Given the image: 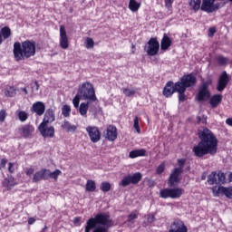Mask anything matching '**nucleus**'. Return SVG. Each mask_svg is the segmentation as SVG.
Here are the masks:
<instances>
[{"mask_svg": "<svg viewBox=\"0 0 232 232\" xmlns=\"http://www.w3.org/2000/svg\"><path fill=\"white\" fill-rule=\"evenodd\" d=\"M232 2V0H230Z\"/></svg>", "mask_w": 232, "mask_h": 232, "instance_id": "obj_63", "label": "nucleus"}, {"mask_svg": "<svg viewBox=\"0 0 232 232\" xmlns=\"http://www.w3.org/2000/svg\"><path fill=\"white\" fill-rule=\"evenodd\" d=\"M140 121L139 116H136L134 119L133 128L136 130L137 133H140V127L139 126Z\"/></svg>", "mask_w": 232, "mask_h": 232, "instance_id": "obj_42", "label": "nucleus"}, {"mask_svg": "<svg viewBox=\"0 0 232 232\" xmlns=\"http://www.w3.org/2000/svg\"><path fill=\"white\" fill-rule=\"evenodd\" d=\"M55 121V111L50 108L45 111L42 124H52Z\"/></svg>", "mask_w": 232, "mask_h": 232, "instance_id": "obj_21", "label": "nucleus"}, {"mask_svg": "<svg viewBox=\"0 0 232 232\" xmlns=\"http://www.w3.org/2000/svg\"><path fill=\"white\" fill-rule=\"evenodd\" d=\"M226 124H227V126H232V118H227L226 120Z\"/></svg>", "mask_w": 232, "mask_h": 232, "instance_id": "obj_57", "label": "nucleus"}, {"mask_svg": "<svg viewBox=\"0 0 232 232\" xmlns=\"http://www.w3.org/2000/svg\"><path fill=\"white\" fill-rule=\"evenodd\" d=\"M22 92H24L25 95H28V90H26V88H22Z\"/></svg>", "mask_w": 232, "mask_h": 232, "instance_id": "obj_58", "label": "nucleus"}, {"mask_svg": "<svg viewBox=\"0 0 232 232\" xmlns=\"http://www.w3.org/2000/svg\"><path fill=\"white\" fill-rule=\"evenodd\" d=\"M95 45V42H93V39L88 37L85 41V46L88 50H90L91 48H93V46Z\"/></svg>", "mask_w": 232, "mask_h": 232, "instance_id": "obj_41", "label": "nucleus"}, {"mask_svg": "<svg viewBox=\"0 0 232 232\" xmlns=\"http://www.w3.org/2000/svg\"><path fill=\"white\" fill-rule=\"evenodd\" d=\"M0 44H3V36L1 34H0Z\"/></svg>", "mask_w": 232, "mask_h": 232, "instance_id": "obj_59", "label": "nucleus"}, {"mask_svg": "<svg viewBox=\"0 0 232 232\" xmlns=\"http://www.w3.org/2000/svg\"><path fill=\"white\" fill-rule=\"evenodd\" d=\"M227 84H229V75H227V72H223L219 76V79L218 82V85H217L218 92H224Z\"/></svg>", "mask_w": 232, "mask_h": 232, "instance_id": "obj_16", "label": "nucleus"}, {"mask_svg": "<svg viewBox=\"0 0 232 232\" xmlns=\"http://www.w3.org/2000/svg\"><path fill=\"white\" fill-rule=\"evenodd\" d=\"M60 46L63 50H66L70 46L68 43V34H66V28L64 25L60 26Z\"/></svg>", "mask_w": 232, "mask_h": 232, "instance_id": "obj_18", "label": "nucleus"}, {"mask_svg": "<svg viewBox=\"0 0 232 232\" xmlns=\"http://www.w3.org/2000/svg\"><path fill=\"white\" fill-rule=\"evenodd\" d=\"M4 93L6 97H15L17 95V89L14 86H9L5 89Z\"/></svg>", "mask_w": 232, "mask_h": 232, "instance_id": "obj_32", "label": "nucleus"}, {"mask_svg": "<svg viewBox=\"0 0 232 232\" xmlns=\"http://www.w3.org/2000/svg\"><path fill=\"white\" fill-rule=\"evenodd\" d=\"M40 180H48V169H43L34 173L33 182H40Z\"/></svg>", "mask_w": 232, "mask_h": 232, "instance_id": "obj_24", "label": "nucleus"}, {"mask_svg": "<svg viewBox=\"0 0 232 232\" xmlns=\"http://www.w3.org/2000/svg\"><path fill=\"white\" fill-rule=\"evenodd\" d=\"M5 119H6V111H0V122H5Z\"/></svg>", "mask_w": 232, "mask_h": 232, "instance_id": "obj_49", "label": "nucleus"}, {"mask_svg": "<svg viewBox=\"0 0 232 232\" xmlns=\"http://www.w3.org/2000/svg\"><path fill=\"white\" fill-rule=\"evenodd\" d=\"M78 94L82 101H88L91 102H95L97 101L95 89L93 88V84L90 82H85L79 86Z\"/></svg>", "mask_w": 232, "mask_h": 232, "instance_id": "obj_4", "label": "nucleus"}, {"mask_svg": "<svg viewBox=\"0 0 232 232\" xmlns=\"http://www.w3.org/2000/svg\"><path fill=\"white\" fill-rule=\"evenodd\" d=\"M17 182H15V179L12 176L6 178L3 181L4 188H7L8 189H12L14 186H15Z\"/></svg>", "mask_w": 232, "mask_h": 232, "instance_id": "obj_28", "label": "nucleus"}, {"mask_svg": "<svg viewBox=\"0 0 232 232\" xmlns=\"http://www.w3.org/2000/svg\"><path fill=\"white\" fill-rule=\"evenodd\" d=\"M31 110L36 113V115L41 117L42 115H44V111H46V106L43 102H36L32 105Z\"/></svg>", "mask_w": 232, "mask_h": 232, "instance_id": "obj_20", "label": "nucleus"}, {"mask_svg": "<svg viewBox=\"0 0 232 232\" xmlns=\"http://www.w3.org/2000/svg\"><path fill=\"white\" fill-rule=\"evenodd\" d=\"M220 8V4L215 3V0H203L201 10L202 12H207V14H213Z\"/></svg>", "mask_w": 232, "mask_h": 232, "instance_id": "obj_11", "label": "nucleus"}, {"mask_svg": "<svg viewBox=\"0 0 232 232\" xmlns=\"http://www.w3.org/2000/svg\"><path fill=\"white\" fill-rule=\"evenodd\" d=\"M184 189L180 188H167L160 190V198H180Z\"/></svg>", "mask_w": 232, "mask_h": 232, "instance_id": "obj_6", "label": "nucleus"}, {"mask_svg": "<svg viewBox=\"0 0 232 232\" xmlns=\"http://www.w3.org/2000/svg\"><path fill=\"white\" fill-rule=\"evenodd\" d=\"M208 184L210 186H213V184H224L226 182V174L223 172H212L208 177Z\"/></svg>", "mask_w": 232, "mask_h": 232, "instance_id": "obj_12", "label": "nucleus"}, {"mask_svg": "<svg viewBox=\"0 0 232 232\" xmlns=\"http://www.w3.org/2000/svg\"><path fill=\"white\" fill-rule=\"evenodd\" d=\"M17 117L20 122H26V121H28V112L24 111H18Z\"/></svg>", "mask_w": 232, "mask_h": 232, "instance_id": "obj_34", "label": "nucleus"}, {"mask_svg": "<svg viewBox=\"0 0 232 232\" xmlns=\"http://www.w3.org/2000/svg\"><path fill=\"white\" fill-rule=\"evenodd\" d=\"M34 131H35V128L33 125L25 124L22 125L18 128V133L20 137L24 139H30L32 135H34Z\"/></svg>", "mask_w": 232, "mask_h": 232, "instance_id": "obj_14", "label": "nucleus"}, {"mask_svg": "<svg viewBox=\"0 0 232 232\" xmlns=\"http://www.w3.org/2000/svg\"><path fill=\"white\" fill-rule=\"evenodd\" d=\"M6 164H8V160L6 159H2L1 160V163H0V168H5L6 166Z\"/></svg>", "mask_w": 232, "mask_h": 232, "instance_id": "obj_54", "label": "nucleus"}, {"mask_svg": "<svg viewBox=\"0 0 232 232\" xmlns=\"http://www.w3.org/2000/svg\"><path fill=\"white\" fill-rule=\"evenodd\" d=\"M188 6L193 12H198L202 9V0H188Z\"/></svg>", "mask_w": 232, "mask_h": 232, "instance_id": "obj_26", "label": "nucleus"}, {"mask_svg": "<svg viewBox=\"0 0 232 232\" xmlns=\"http://www.w3.org/2000/svg\"><path fill=\"white\" fill-rule=\"evenodd\" d=\"M178 164H179V168H176V169H181V173H182V169L184 168V165L186 164V160L185 159L178 160Z\"/></svg>", "mask_w": 232, "mask_h": 232, "instance_id": "obj_47", "label": "nucleus"}, {"mask_svg": "<svg viewBox=\"0 0 232 232\" xmlns=\"http://www.w3.org/2000/svg\"><path fill=\"white\" fill-rule=\"evenodd\" d=\"M34 168H29V169H26L25 170V175H27L28 177L34 175Z\"/></svg>", "mask_w": 232, "mask_h": 232, "instance_id": "obj_52", "label": "nucleus"}, {"mask_svg": "<svg viewBox=\"0 0 232 232\" xmlns=\"http://www.w3.org/2000/svg\"><path fill=\"white\" fill-rule=\"evenodd\" d=\"M130 159H137V157H146V150H135L129 153Z\"/></svg>", "mask_w": 232, "mask_h": 232, "instance_id": "obj_30", "label": "nucleus"}, {"mask_svg": "<svg viewBox=\"0 0 232 232\" xmlns=\"http://www.w3.org/2000/svg\"><path fill=\"white\" fill-rule=\"evenodd\" d=\"M73 222L75 226H81V218H74Z\"/></svg>", "mask_w": 232, "mask_h": 232, "instance_id": "obj_55", "label": "nucleus"}, {"mask_svg": "<svg viewBox=\"0 0 232 232\" xmlns=\"http://www.w3.org/2000/svg\"><path fill=\"white\" fill-rule=\"evenodd\" d=\"M169 232H188V227H186L183 221L177 220L171 224Z\"/></svg>", "mask_w": 232, "mask_h": 232, "instance_id": "obj_19", "label": "nucleus"}, {"mask_svg": "<svg viewBox=\"0 0 232 232\" xmlns=\"http://www.w3.org/2000/svg\"><path fill=\"white\" fill-rule=\"evenodd\" d=\"M141 179L142 174H140V172H136L132 176L128 175L123 177L121 181L120 182V186H122V188H126L127 186H130V184H139Z\"/></svg>", "mask_w": 232, "mask_h": 232, "instance_id": "obj_7", "label": "nucleus"}, {"mask_svg": "<svg viewBox=\"0 0 232 232\" xmlns=\"http://www.w3.org/2000/svg\"><path fill=\"white\" fill-rule=\"evenodd\" d=\"M217 34V29L215 27H210L208 29V37H213Z\"/></svg>", "mask_w": 232, "mask_h": 232, "instance_id": "obj_50", "label": "nucleus"}, {"mask_svg": "<svg viewBox=\"0 0 232 232\" xmlns=\"http://www.w3.org/2000/svg\"><path fill=\"white\" fill-rule=\"evenodd\" d=\"M7 169L11 174L15 173V170L17 169V164L9 162Z\"/></svg>", "mask_w": 232, "mask_h": 232, "instance_id": "obj_43", "label": "nucleus"}, {"mask_svg": "<svg viewBox=\"0 0 232 232\" xmlns=\"http://www.w3.org/2000/svg\"><path fill=\"white\" fill-rule=\"evenodd\" d=\"M101 189L102 191H103V193H108V191L111 189V185L110 184V182H102L101 185Z\"/></svg>", "mask_w": 232, "mask_h": 232, "instance_id": "obj_39", "label": "nucleus"}, {"mask_svg": "<svg viewBox=\"0 0 232 232\" xmlns=\"http://www.w3.org/2000/svg\"><path fill=\"white\" fill-rule=\"evenodd\" d=\"M28 224H29V226H32V225L35 224V218H28Z\"/></svg>", "mask_w": 232, "mask_h": 232, "instance_id": "obj_56", "label": "nucleus"}, {"mask_svg": "<svg viewBox=\"0 0 232 232\" xmlns=\"http://www.w3.org/2000/svg\"><path fill=\"white\" fill-rule=\"evenodd\" d=\"M138 216L137 213H130L128 217V222H130L131 224H133L135 222V220H137Z\"/></svg>", "mask_w": 232, "mask_h": 232, "instance_id": "obj_45", "label": "nucleus"}, {"mask_svg": "<svg viewBox=\"0 0 232 232\" xmlns=\"http://www.w3.org/2000/svg\"><path fill=\"white\" fill-rule=\"evenodd\" d=\"M81 102V96L79 95V92L75 95V97L72 100V103L74 108H79V103Z\"/></svg>", "mask_w": 232, "mask_h": 232, "instance_id": "obj_44", "label": "nucleus"}, {"mask_svg": "<svg viewBox=\"0 0 232 232\" xmlns=\"http://www.w3.org/2000/svg\"><path fill=\"white\" fill-rule=\"evenodd\" d=\"M179 93V102H184L186 101V94L185 92H178Z\"/></svg>", "mask_w": 232, "mask_h": 232, "instance_id": "obj_51", "label": "nucleus"}, {"mask_svg": "<svg viewBox=\"0 0 232 232\" xmlns=\"http://www.w3.org/2000/svg\"><path fill=\"white\" fill-rule=\"evenodd\" d=\"M172 5H173V0H165L166 8H171Z\"/></svg>", "mask_w": 232, "mask_h": 232, "instance_id": "obj_53", "label": "nucleus"}, {"mask_svg": "<svg viewBox=\"0 0 232 232\" xmlns=\"http://www.w3.org/2000/svg\"><path fill=\"white\" fill-rule=\"evenodd\" d=\"M200 142L193 147L192 151L196 157L202 158L206 155H216L218 150V140L208 129H203L198 132Z\"/></svg>", "mask_w": 232, "mask_h": 232, "instance_id": "obj_1", "label": "nucleus"}, {"mask_svg": "<svg viewBox=\"0 0 232 232\" xmlns=\"http://www.w3.org/2000/svg\"><path fill=\"white\" fill-rule=\"evenodd\" d=\"M228 179H229V181L232 182V173L229 174Z\"/></svg>", "mask_w": 232, "mask_h": 232, "instance_id": "obj_60", "label": "nucleus"}, {"mask_svg": "<svg viewBox=\"0 0 232 232\" xmlns=\"http://www.w3.org/2000/svg\"><path fill=\"white\" fill-rule=\"evenodd\" d=\"M1 35L4 37V39H8L10 35H12V31L10 30L9 27H4L0 31Z\"/></svg>", "mask_w": 232, "mask_h": 232, "instance_id": "obj_36", "label": "nucleus"}, {"mask_svg": "<svg viewBox=\"0 0 232 232\" xmlns=\"http://www.w3.org/2000/svg\"><path fill=\"white\" fill-rule=\"evenodd\" d=\"M85 188H86V191H89L91 193L95 191V189H97V186L95 185V181H93L92 179L87 180Z\"/></svg>", "mask_w": 232, "mask_h": 232, "instance_id": "obj_35", "label": "nucleus"}, {"mask_svg": "<svg viewBox=\"0 0 232 232\" xmlns=\"http://www.w3.org/2000/svg\"><path fill=\"white\" fill-rule=\"evenodd\" d=\"M218 62L219 63V64L221 66H224V64H227V58H226L224 56H218Z\"/></svg>", "mask_w": 232, "mask_h": 232, "instance_id": "obj_46", "label": "nucleus"}, {"mask_svg": "<svg viewBox=\"0 0 232 232\" xmlns=\"http://www.w3.org/2000/svg\"><path fill=\"white\" fill-rule=\"evenodd\" d=\"M86 131L93 143L99 142L101 140V130L96 126H88Z\"/></svg>", "mask_w": 232, "mask_h": 232, "instance_id": "obj_15", "label": "nucleus"}, {"mask_svg": "<svg viewBox=\"0 0 232 232\" xmlns=\"http://www.w3.org/2000/svg\"><path fill=\"white\" fill-rule=\"evenodd\" d=\"M139 8H140V3L137 2V0H130L129 9L130 12H139Z\"/></svg>", "mask_w": 232, "mask_h": 232, "instance_id": "obj_33", "label": "nucleus"}, {"mask_svg": "<svg viewBox=\"0 0 232 232\" xmlns=\"http://www.w3.org/2000/svg\"><path fill=\"white\" fill-rule=\"evenodd\" d=\"M105 139L113 142L117 139V127L113 125H110L107 127Z\"/></svg>", "mask_w": 232, "mask_h": 232, "instance_id": "obj_22", "label": "nucleus"}, {"mask_svg": "<svg viewBox=\"0 0 232 232\" xmlns=\"http://www.w3.org/2000/svg\"><path fill=\"white\" fill-rule=\"evenodd\" d=\"M34 84L36 86V90H39V83H37V82H35Z\"/></svg>", "mask_w": 232, "mask_h": 232, "instance_id": "obj_61", "label": "nucleus"}, {"mask_svg": "<svg viewBox=\"0 0 232 232\" xmlns=\"http://www.w3.org/2000/svg\"><path fill=\"white\" fill-rule=\"evenodd\" d=\"M13 53L17 61H23L24 57L26 59L34 57L35 55V43L24 41L21 44V43L15 42L14 44Z\"/></svg>", "mask_w": 232, "mask_h": 232, "instance_id": "obj_3", "label": "nucleus"}, {"mask_svg": "<svg viewBox=\"0 0 232 232\" xmlns=\"http://www.w3.org/2000/svg\"><path fill=\"white\" fill-rule=\"evenodd\" d=\"M171 46V39L166 34H164L163 38L161 39L160 48L161 50H168Z\"/></svg>", "mask_w": 232, "mask_h": 232, "instance_id": "obj_31", "label": "nucleus"}, {"mask_svg": "<svg viewBox=\"0 0 232 232\" xmlns=\"http://www.w3.org/2000/svg\"><path fill=\"white\" fill-rule=\"evenodd\" d=\"M211 80H208L207 82H203L198 93V101H208V99H209L211 94L209 93L208 88L209 85H211Z\"/></svg>", "mask_w": 232, "mask_h": 232, "instance_id": "obj_13", "label": "nucleus"}, {"mask_svg": "<svg viewBox=\"0 0 232 232\" xmlns=\"http://www.w3.org/2000/svg\"><path fill=\"white\" fill-rule=\"evenodd\" d=\"M197 82V78L193 74H187L181 77L180 81L174 84L177 93H186V88H191Z\"/></svg>", "mask_w": 232, "mask_h": 232, "instance_id": "obj_5", "label": "nucleus"}, {"mask_svg": "<svg viewBox=\"0 0 232 232\" xmlns=\"http://www.w3.org/2000/svg\"><path fill=\"white\" fill-rule=\"evenodd\" d=\"M49 123H40L38 130L44 139H53L55 137V127L48 126Z\"/></svg>", "mask_w": 232, "mask_h": 232, "instance_id": "obj_10", "label": "nucleus"}, {"mask_svg": "<svg viewBox=\"0 0 232 232\" xmlns=\"http://www.w3.org/2000/svg\"><path fill=\"white\" fill-rule=\"evenodd\" d=\"M160 48V44L157 38H150L147 44L145 45V52L150 56L157 55L159 53V50Z\"/></svg>", "mask_w": 232, "mask_h": 232, "instance_id": "obj_9", "label": "nucleus"}, {"mask_svg": "<svg viewBox=\"0 0 232 232\" xmlns=\"http://www.w3.org/2000/svg\"><path fill=\"white\" fill-rule=\"evenodd\" d=\"M72 113V107H70V105H63L62 107V115H63V117H70V114Z\"/></svg>", "mask_w": 232, "mask_h": 232, "instance_id": "obj_37", "label": "nucleus"}, {"mask_svg": "<svg viewBox=\"0 0 232 232\" xmlns=\"http://www.w3.org/2000/svg\"><path fill=\"white\" fill-rule=\"evenodd\" d=\"M111 227V219L107 213H99L94 218L88 219L85 226V232H108Z\"/></svg>", "mask_w": 232, "mask_h": 232, "instance_id": "obj_2", "label": "nucleus"}, {"mask_svg": "<svg viewBox=\"0 0 232 232\" xmlns=\"http://www.w3.org/2000/svg\"><path fill=\"white\" fill-rule=\"evenodd\" d=\"M136 92L137 91H135V89H128V88L123 89V93L126 97H133Z\"/></svg>", "mask_w": 232, "mask_h": 232, "instance_id": "obj_40", "label": "nucleus"}, {"mask_svg": "<svg viewBox=\"0 0 232 232\" xmlns=\"http://www.w3.org/2000/svg\"><path fill=\"white\" fill-rule=\"evenodd\" d=\"M175 93V86L173 82H168L163 90V95L165 97H171Z\"/></svg>", "mask_w": 232, "mask_h": 232, "instance_id": "obj_25", "label": "nucleus"}, {"mask_svg": "<svg viewBox=\"0 0 232 232\" xmlns=\"http://www.w3.org/2000/svg\"><path fill=\"white\" fill-rule=\"evenodd\" d=\"M213 197H222L232 198V187L214 186L211 188Z\"/></svg>", "mask_w": 232, "mask_h": 232, "instance_id": "obj_8", "label": "nucleus"}, {"mask_svg": "<svg viewBox=\"0 0 232 232\" xmlns=\"http://www.w3.org/2000/svg\"><path fill=\"white\" fill-rule=\"evenodd\" d=\"M202 180H206V176L201 177Z\"/></svg>", "mask_w": 232, "mask_h": 232, "instance_id": "obj_62", "label": "nucleus"}, {"mask_svg": "<svg viewBox=\"0 0 232 232\" xmlns=\"http://www.w3.org/2000/svg\"><path fill=\"white\" fill-rule=\"evenodd\" d=\"M166 168V165L164 163H161L156 169V172L158 173V175H160V173L164 172V169Z\"/></svg>", "mask_w": 232, "mask_h": 232, "instance_id": "obj_48", "label": "nucleus"}, {"mask_svg": "<svg viewBox=\"0 0 232 232\" xmlns=\"http://www.w3.org/2000/svg\"><path fill=\"white\" fill-rule=\"evenodd\" d=\"M61 170L56 169L53 172L50 171V169H48V179H53L54 180H57V179H59V175H61Z\"/></svg>", "mask_w": 232, "mask_h": 232, "instance_id": "obj_38", "label": "nucleus"}, {"mask_svg": "<svg viewBox=\"0 0 232 232\" xmlns=\"http://www.w3.org/2000/svg\"><path fill=\"white\" fill-rule=\"evenodd\" d=\"M180 173H182V169H174L169 178V187L173 188V186H177L180 182Z\"/></svg>", "mask_w": 232, "mask_h": 232, "instance_id": "obj_17", "label": "nucleus"}, {"mask_svg": "<svg viewBox=\"0 0 232 232\" xmlns=\"http://www.w3.org/2000/svg\"><path fill=\"white\" fill-rule=\"evenodd\" d=\"M93 102H82L79 107V111L82 117H86L88 114V110L93 111V106L92 105Z\"/></svg>", "mask_w": 232, "mask_h": 232, "instance_id": "obj_23", "label": "nucleus"}, {"mask_svg": "<svg viewBox=\"0 0 232 232\" xmlns=\"http://www.w3.org/2000/svg\"><path fill=\"white\" fill-rule=\"evenodd\" d=\"M61 128L63 130H64L65 131H68V132H71V133H73V131H76L77 130V126L70 123V121L64 120L63 121H62L61 123Z\"/></svg>", "mask_w": 232, "mask_h": 232, "instance_id": "obj_27", "label": "nucleus"}, {"mask_svg": "<svg viewBox=\"0 0 232 232\" xmlns=\"http://www.w3.org/2000/svg\"><path fill=\"white\" fill-rule=\"evenodd\" d=\"M222 102V94H215L210 98L211 108H217Z\"/></svg>", "mask_w": 232, "mask_h": 232, "instance_id": "obj_29", "label": "nucleus"}]
</instances>
